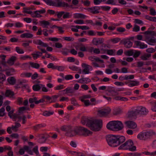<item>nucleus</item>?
<instances>
[{"label":"nucleus","mask_w":156,"mask_h":156,"mask_svg":"<svg viewBox=\"0 0 156 156\" xmlns=\"http://www.w3.org/2000/svg\"><path fill=\"white\" fill-rule=\"evenodd\" d=\"M81 122L83 125L86 124V126L93 131H99L102 127V122L101 120H90L85 117H83Z\"/></svg>","instance_id":"1"},{"label":"nucleus","mask_w":156,"mask_h":156,"mask_svg":"<svg viewBox=\"0 0 156 156\" xmlns=\"http://www.w3.org/2000/svg\"><path fill=\"white\" fill-rule=\"evenodd\" d=\"M133 143L131 140H129L126 142L124 144L121 145L119 147V149H123L124 147H126V149H129L131 151H134L136 150V147L135 146H133Z\"/></svg>","instance_id":"2"},{"label":"nucleus","mask_w":156,"mask_h":156,"mask_svg":"<svg viewBox=\"0 0 156 156\" xmlns=\"http://www.w3.org/2000/svg\"><path fill=\"white\" fill-rule=\"evenodd\" d=\"M75 135H88L89 134H92V132L87 129L80 126L74 129Z\"/></svg>","instance_id":"3"},{"label":"nucleus","mask_w":156,"mask_h":156,"mask_svg":"<svg viewBox=\"0 0 156 156\" xmlns=\"http://www.w3.org/2000/svg\"><path fill=\"white\" fill-rule=\"evenodd\" d=\"M106 140L108 144L113 147H116L118 146L116 135H108L106 137Z\"/></svg>","instance_id":"4"},{"label":"nucleus","mask_w":156,"mask_h":156,"mask_svg":"<svg viewBox=\"0 0 156 156\" xmlns=\"http://www.w3.org/2000/svg\"><path fill=\"white\" fill-rule=\"evenodd\" d=\"M115 122V131H118L122 129L124 126L122 122L119 121H114Z\"/></svg>","instance_id":"5"},{"label":"nucleus","mask_w":156,"mask_h":156,"mask_svg":"<svg viewBox=\"0 0 156 156\" xmlns=\"http://www.w3.org/2000/svg\"><path fill=\"white\" fill-rule=\"evenodd\" d=\"M56 1L55 5V6L56 7H68L69 6L68 4L65 2H62L60 1V0H55Z\"/></svg>","instance_id":"6"},{"label":"nucleus","mask_w":156,"mask_h":156,"mask_svg":"<svg viewBox=\"0 0 156 156\" xmlns=\"http://www.w3.org/2000/svg\"><path fill=\"white\" fill-rule=\"evenodd\" d=\"M106 91L110 93L112 96H115L119 94L117 90H116L114 87H108Z\"/></svg>","instance_id":"7"},{"label":"nucleus","mask_w":156,"mask_h":156,"mask_svg":"<svg viewBox=\"0 0 156 156\" xmlns=\"http://www.w3.org/2000/svg\"><path fill=\"white\" fill-rule=\"evenodd\" d=\"M126 126L130 129H135L137 127V125L133 121H128L125 122Z\"/></svg>","instance_id":"8"},{"label":"nucleus","mask_w":156,"mask_h":156,"mask_svg":"<svg viewBox=\"0 0 156 156\" xmlns=\"http://www.w3.org/2000/svg\"><path fill=\"white\" fill-rule=\"evenodd\" d=\"M114 121L110 122L107 125V128L109 130L115 131V122Z\"/></svg>","instance_id":"9"},{"label":"nucleus","mask_w":156,"mask_h":156,"mask_svg":"<svg viewBox=\"0 0 156 156\" xmlns=\"http://www.w3.org/2000/svg\"><path fill=\"white\" fill-rule=\"evenodd\" d=\"M65 135L69 137H72L75 136V129H73L72 128L68 132H66Z\"/></svg>","instance_id":"10"},{"label":"nucleus","mask_w":156,"mask_h":156,"mask_svg":"<svg viewBox=\"0 0 156 156\" xmlns=\"http://www.w3.org/2000/svg\"><path fill=\"white\" fill-rule=\"evenodd\" d=\"M135 44L136 46H139L140 48L141 49L146 48L147 47V44H144V43H142L139 41H135Z\"/></svg>","instance_id":"11"},{"label":"nucleus","mask_w":156,"mask_h":156,"mask_svg":"<svg viewBox=\"0 0 156 156\" xmlns=\"http://www.w3.org/2000/svg\"><path fill=\"white\" fill-rule=\"evenodd\" d=\"M117 142L118 144V146L121 143H123L126 140L125 138L123 136H116Z\"/></svg>","instance_id":"12"},{"label":"nucleus","mask_w":156,"mask_h":156,"mask_svg":"<svg viewBox=\"0 0 156 156\" xmlns=\"http://www.w3.org/2000/svg\"><path fill=\"white\" fill-rule=\"evenodd\" d=\"M123 44L127 48H130L132 47L133 43L129 40L125 39L124 40Z\"/></svg>","instance_id":"13"},{"label":"nucleus","mask_w":156,"mask_h":156,"mask_svg":"<svg viewBox=\"0 0 156 156\" xmlns=\"http://www.w3.org/2000/svg\"><path fill=\"white\" fill-rule=\"evenodd\" d=\"M138 110H136L135 111H131L129 112L128 114V117L131 118L133 117L136 116L138 114Z\"/></svg>","instance_id":"14"},{"label":"nucleus","mask_w":156,"mask_h":156,"mask_svg":"<svg viewBox=\"0 0 156 156\" xmlns=\"http://www.w3.org/2000/svg\"><path fill=\"white\" fill-rule=\"evenodd\" d=\"M146 140L149 138L153 135H155V133L152 131L144 132Z\"/></svg>","instance_id":"15"},{"label":"nucleus","mask_w":156,"mask_h":156,"mask_svg":"<svg viewBox=\"0 0 156 156\" xmlns=\"http://www.w3.org/2000/svg\"><path fill=\"white\" fill-rule=\"evenodd\" d=\"M16 57L15 56H12L7 61V63L10 65H12L16 60Z\"/></svg>","instance_id":"16"},{"label":"nucleus","mask_w":156,"mask_h":156,"mask_svg":"<svg viewBox=\"0 0 156 156\" xmlns=\"http://www.w3.org/2000/svg\"><path fill=\"white\" fill-rule=\"evenodd\" d=\"M93 43L95 45H98V44H102L103 42V38L99 39L98 40H97L96 39L94 38L93 40Z\"/></svg>","instance_id":"17"},{"label":"nucleus","mask_w":156,"mask_h":156,"mask_svg":"<svg viewBox=\"0 0 156 156\" xmlns=\"http://www.w3.org/2000/svg\"><path fill=\"white\" fill-rule=\"evenodd\" d=\"M72 127L70 126H63L61 127V129L64 131L66 132H68L69 130L71 129Z\"/></svg>","instance_id":"18"},{"label":"nucleus","mask_w":156,"mask_h":156,"mask_svg":"<svg viewBox=\"0 0 156 156\" xmlns=\"http://www.w3.org/2000/svg\"><path fill=\"white\" fill-rule=\"evenodd\" d=\"M7 80L9 84L12 85H14L16 82V80L13 76L10 77L8 78Z\"/></svg>","instance_id":"19"},{"label":"nucleus","mask_w":156,"mask_h":156,"mask_svg":"<svg viewBox=\"0 0 156 156\" xmlns=\"http://www.w3.org/2000/svg\"><path fill=\"white\" fill-rule=\"evenodd\" d=\"M147 42L150 45H153L152 44H155L156 43V39L154 37L151 39H147Z\"/></svg>","instance_id":"20"},{"label":"nucleus","mask_w":156,"mask_h":156,"mask_svg":"<svg viewBox=\"0 0 156 156\" xmlns=\"http://www.w3.org/2000/svg\"><path fill=\"white\" fill-rule=\"evenodd\" d=\"M90 82L91 81L90 79L88 78H85L80 79L79 81L78 82L81 83H87V82Z\"/></svg>","instance_id":"21"},{"label":"nucleus","mask_w":156,"mask_h":156,"mask_svg":"<svg viewBox=\"0 0 156 156\" xmlns=\"http://www.w3.org/2000/svg\"><path fill=\"white\" fill-rule=\"evenodd\" d=\"M20 37L22 38H31L33 37V35L30 33H25L21 34Z\"/></svg>","instance_id":"22"},{"label":"nucleus","mask_w":156,"mask_h":156,"mask_svg":"<svg viewBox=\"0 0 156 156\" xmlns=\"http://www.w3.org/2000/svg\"><path fill=\"white\" fill-rule=\"evenodd\" d=\"M14 93L13 91L9 90H7L5 93V96L7 97H11L14 95Z\"/></svg>","instance_id":"23"},{"label":"nucleus","mask_w":156,"mask_h":156,"mask_svg":"<svg viewBox=\"0 0 156 156\" xmlns=\"http://www.w3.org/2000/svg\"><path fill=\"white\" fill-rule=\"evenodd\" d=\"M134 50L130 49L124 52V54L126 55L127 56H130L133 55L134 54Z\"/></svg>","instance_id":"24"},{"label":"nucleus","mask_w":156,"mask_h":156,"mask_svg":"<svg viewBox=\"0 0 156 156\" xmlns=\"http://www.w3.org/2000/svg\"><path fill=\"white\" fill-rule=\"evenodd\" d=\"M98 115L101 117L105 116L108 115V112H104V110L101 109L98 111Z\"/></svg>","instance_id":"25"},{"label":"nucleus","mask_w":156,"mask_h":156,"mask_svg":"<svg viewBox=\"0 0 156 156\" xmlns=\"http://www.w3.org/2000/svg\"><path fill=\"white\" fill-rule=\"evenodd\" d=\"M41 87V84H36L33 86L32 88L34 91H38L40 90Z\"/></svg>","instance_id":"26"},{"label":"nucleus","mask_w":156,"mask_h":156,"mask_svg":"<svg viewBox=\"0 0 156 156\" xmlns=\"http://www.w3.org/2000/svg\"><path fill=\"white\" fill-rule=\"evenodd\" d=\"M137 138L141 140H146L144 132L141 133L139 134L137 136Z\"/></svg>","instance_id":"27"},{"label":"nucleus","mask_w":156,"mask_h":156,"mask_svg":"<svg viewBox=\"0 0 156 156\" xmlns=\"http://www.w3.org/2000/svg\"><path fill=\"white\" fill-rule=\"evenodd\" d=\"M43 1L45 2L47 5H52L54 6L55 5V2L52 1L51 0H43Z\"/></svg>","instance_id":"28"},{"label":"nucleus","mask_w":156,"mask_h":156,"mask_svg":"<svg viewBox=\"0 0 156 156\" xmlns=\"http://www.w3.org/2000/svg\"><path fill=\"white\" fill-rule=\"evenodd\" d=\"M80 100L81 101L84 102V105L86 106H88L90 105H94V104H91L89 100H84L83 99H80ZM94 105H95V104H94Z\"/></svg>","instance_id":"29"},{"label":"nucleus","mask_w":156,"mask_h":156,"mask_svg":"<svg viewBox=\"0 0 156 156\" xmlns=\"http://www.w3.org/2000/svg\"><path fill=\"white\" fill-rule=\"evenodd\" d=\"M141 52L140 51L134 50V54L133 56L134 58L138 57L140 55Z\"/></svg>","instance_id":"30"},{"label":"nucleus","mask_w":156,"mask_h":156,"mask_svg":"<svg viewBox=\"0 0 156 156\" xmlns=\"http://www.w3.org/2000/svg\"><path fill=\"white\" fill-rule=\"evenodd\" d=\"M86 16L81 13H75L74 14V18H83L84 19Z\"/></svg>","instance_id":"31"},{"label":"nucleus","mask_w":156,"mask_h":156,"mask_svg":"<svg viewBox=\"0 0 156 156\" xmlns=\"http://www.w3.org/2000/svg\"><path fill=\"white\" fill-rule=\"evenodd\" d=\"M30 64L31 66L34 68L38 69L39 68L40 66V65L36 63H34L33 62H30Z\"/></svg>","instance_id":"32"},{"label":"nucleus","mask_w":156,"mask_h":156,"mask_svg":"<svg viewBox=\"0 0 156 156\" xmlns=\"http://www.w3.org/2000/svg\"><path fill=\"white\" fill-rule=\"evenodd\" d=\"M147 113V112L145 108L142 107L139 110H138V114L146 115Z\"/></svg>","instance_id":"33"},{"label":"nucleus","mask_w":156,"mask_h":156,"mask_svg":"<svg viewBox=\"0 0 156 156\" xmlns=\"http://www.w3.org/2000/svg\"><path fill=\"white\" fill-rule=\"evenodd\" d=\"M145 35L150 34L153 36H155V32L154 31H147L141 33Z\"/></svg>","instance_id":"34"},{"label":"nucleus","mask_w":156,"mask_h":156,"mask_svg":"<svg viewBox=\"0 0 156 156\" xmlns=\"http://www.w3.org/2000/svg\"><path fill=\"white\" fill-rule=\"evenodd\" d=\"M72 14L70 13L69 12H65V13L63 14L62 18L63 19H65L66 18H69L72 16Z\"/></svg>","instance_id":"35"},{"label":"nucleus","mask_w":156,"mask_h":156,"mask_svg":"<svg viewBox=\"0 0 156 156\" xmlns=\"http://www.w3.org/2000/svg\"><path fill=\"white\" fill-rule=\"evenodd\" d=\"M37 41H38V44L43 47H46L48 45V44L44 43L40 40H37Z\"/></svg>","instance_id":"36"},{"label":"nucleus","mask_w":156,"mask_h":156,"mask_svg":"<svg viewBox=\"0 0 156 156\" xmlns=\"http://www.w3.org/2000/svg\"><path fill=\"white\" fill-rule=\"evenodd\" d=\"M133 82V83H132L128 84V86L130 87L134 86L137 85L139 84V82L137 81H130V82Z\"/></svg>","instance_id":"37"},{"label":"nucleus","mask_w":156,"mask_h":156,"mask_svg":"<svg viewBox=\"0 0 156 156\" xmlns=\"http://www.w3.org/2000/svg\"><path fill=\"white\" fill-rule=\"evenodd\" d=\"M53 112H50L48 111H45L43 112V115L45 116H48L51 115H52L53 114Z\"/></svg>","instance_id":"38"},{"label":"nucleus","mask_w":156,"mask_h":156,"mask_svg":"<svg viewBox=\"0 0 156 156\" xmlns=\"http://www.w3.org/2000/svg\"><path fill=\"white\" fill-rule=\"evenodd\" d=\"M56 15L58 17V18L59 19L61 18L62 16L63 15V14L65 13V12L64 11H61L60 12H55Z\"/></svg>","instance_id":"39"},{"label":"nucleus","mask_w":156,"mask_h":156,"mask_svg":"<svg viewBox=\"0 0 156 156\" xmlns=\"http://www.w3.org/2000/svg\"><path fill=\"white\" fill-rule=\"evenodd\" d=\"M16 51L19 54H23L24 53V51L22 49L18 47H16Z\"/></svg>","instance_id":"40"},{"label":"nucleus","mask_w":156,"mask_h":156,"mask_svg":"<svg viewBox=\"0 0 156 156\" xmlns=\"http://www.w3.org/2000/svg\"><path fill=\"white\" fill-rule=\"evenodd\" d=\"M115 51V49L107 50V54L111 55H114V53Z\"/></svg>","instance_id":"41"},{"label":"nucleus","mask_w":156,"mask_h":156,"mask_svg":"<svg viewBox=\"0 0 156 156\" xmlns=\"http://www.w3.org/2000/svg\"><path fill=\"white\" fill-rule=\"evenodd\" d=\"M26 109V108L25 107H20L19 108L18 110V113L20 115L22 114L23 113V112L25 111Z\"/></svg>","instance_id":"42"},{"label":"nucleus","mask_w":156,"mask_h":156,"mask_svg":"<svg viewBox=\"0 0 156 156\" xmlns=\"http://www.w3.org/2000/svg\"><path fill=\"white\" fill-rule=\"evenodd\" d=\"M90 73L89 71V67H85L82 71V73L84 74H89Z\"/></svg>","instance_id":"43"},{"label":"nucleus","mask_w":156,"mask_h":156,"mask_svg":"<svg viewBox=\"0 0 156 156\" xmlns=\"http://www.w3.org/2000/svg\"><path fill=\"white\" fill-rule=\"evenodd\" d=\"M121 110L120 108L114 110L113 112V114L114 115H117L121 113Z\"/></svg>","instance_id":"44"},{"label":"nucleus","mask_w":156,"mask_h":156,"mask_svg":"<svg viewBox=\"0 0 156 156\" xmlns=\"http://www.w3.org/2000/svg\"><path fill=\"white\" fill-rule=\"evenodd\" d=\"M44 126L42 124H37L36 126H33V128L34 130L35 131H37L38 130V129L42 127H44Z\"/></svg>","instance_id":"45"},{"label":"nucleus","mask_w":156,"mask_h":156,"mask_svg":"<svg viewBox=\"0 0 156 156\" xmlns=\"http://www.w3.org/2000/svg\"><path fill=\"white\" fill-rule=\"evenodd\" d=\"M58 97V95H54L52 96L51 98V101L49 102V103L55 102L57 98Z\"/></svg>","instance_id":"46"},{"label":"nucleus","mask_w":156,"mask_h":156,"mask_svg":"<svg viewBox=\"0 0 156 156\" xmlns=\"http://www.w3.org/2000/svg\"><path fill=\"white\" fill-rule=\"evenodd\" d=\"M47 139V137L45 136V135L44 134H42V136L40 139L42 140L41 143H43L45 142Z\"/></svg>","instance_id":"47"},{"label":"nucleus","mask_w":156,"mask_h":156,"mask_svg":"<svg viewBox=\"0 0 156 156\" xmlns=\"http://www.w3.org/2000/svg\"><path fill=\"white\" fill-rule=\"evenodd\" d=\"M140 30V27L136 25H135L133 28V31L134 32H138Z\"/></svg>","instance_id":"48"},{"label":"nucleus","mask_w":156,"mask_h":156,"mask_svg":"<svg viewBox=\"0 0 156 156\" xmlns=\"http://www.w3.org/2000/svg\"><path fill=\"white\" fill-rule=\"evenodd\" d=\"M150 14L153 16L156 15L155 10L153 8H151L150 9Z\"/></svg>","instance_id":"49"},{"label":"nucleus","mask_w":156,"mask_h":156,"mask_svg":"<svg viewBox=\"0 0 156 156\" xmlns=\"http://www.w3.org/2000/svg\"><path fill=\"white\" fill-rule=\"evenodd\" d=\"M32 75V74L30 73H22L21 75L22 76H25L26 77H30Z\"/></svg>","instance_id":"50"},{"label":"nucleus","mask_w":156,"mask_h":156,"mask_svg":"<svg viewBox=\"0 0 156 156\" xmlns=\"http://www.w3.org/2000/svg\"><path fill=\"white\" fill-rule=\"evenodd\" d=\"M81 2L85 5L86 6H89L90 4V2L88 0H81Z\"/></svg>","instance_id":"51"},{"label":"nucleus","mask_w":156,"mask_h":156,"mask_svg":"<svg viewBox=\"0 0 156 156\" xmlns=\"http://www.w3.org/2000/svg\"><path fill=\"white\" fill-rule=\"evenodd\" d=\"M20 114L19 113L18 114L17 113H14L13 114L11 117H10V118L12 119H15L14 121H16V119L18 117V115H20Z\"/></svg>","instance_id":"52"},{"label":"nucleus","mask_w":156,"mask_h":156,"mask_svg":"<svg viewBox=\"0 0 156 156\" xmlns=\"http://www.w3.org/2000/svg\"><path fill=\"white\" fill-rule=\"evenodd\" d=\"M121 39L118 37H116L111 39V41L113 43H115L119 42Z\"/></svg>","instance_id":"53"},{"label":"nucleus","mask_w":156,"mask_h":156,"mask_svg":"<svg viewBox=\"0 0 156 156\" xmlns=\"http://www.w3.org/2000/svg\"><path fill=\"white\" fill-rule=\"evenodd\" d=\"M128 155L129 156L133 155L134 156H140L141 154L138 153H131L128 154Z\"/></svg>","instance_id":"54"},{"label":"nucleus","mask_w":156,"mask_h":156,"mask_svg":"<svg viewBox=\"0 0 156 156\" xmlns=\"http://www.w3.org/2000/svg\"><path fill=\"white\" fill-rule=\"evenodd\" d=\"M117 30L119 32L122 33L126 31V29L124 28L119 27L117 28Z\"/></svg>","instance_id":"55"},{"label":"nucleus","mask_w":156,"mask_h":156,"mask_svg":"<svg viewBox=\"0 0 156 156\" xmlns=\"http://www.w3.org/2000/svg\"><path fill=\"white\" fill-rule=\"evenodd\" d=\"M56 68L55 69H57L58 71H62L64 70L65 69V67L63 66H56Z\"/></svg>","instance_id":"56"},{"label":"nucleus","mask_w":156,"mask_h":156,"mask_svg":"<svg viewBox=\"0 0 156 156\" xmlns=\"http://www.w3.org/2000/svg\"><path fill=\"white\" fill-rule=\"evenodd\" d=\"M63 38L65 40L68 41H73L74 39L73 37H64Z\"/></svg>","instance_id":"57"},{"label":"nucleus","mask_w":156,"mask_h":156,"mask_svg":"<svg viewBox=\"0 0 156 156\" xmlns=\"http://www.w3.org/2000/svg\"><path fill=\"white\" fill-rule=\"evenodd\" d=\"M48 67L49 68H52L53 69H55L56 68V66H54V64L52 63H50L48 65Z\"/></svg>","instance_id":"58"},{"label":"nucleus","mask_w":156,"mask_h":156,"mask_svg":"<svg viewBox=\"0 0 156 156\" xmlns=\"http://www.w3.org/2000/svg\"><path fill=\"white\" fill-rule=\"evenodd\" d=\"M91 97V96L90 94L84 95L80 97V99H84L89 98Z\"/></svg>","instance_id":"59"},{"label":"nucleus","mask_w":156,"mask_h":156,"mask_svg":"<svg viewBox=\"0 0 156 156\" xmlns=\"http://www.w3.org/2000/svg\"><path fill=\"white\" fill-rule=\"evenodd\" d=\"M96 10L95 6L91 8H90L88 9V10L90 12L93 14H96V13H94L93 12Z\"/></svg>","instance_id":"60"},{"label":"nucleus","mask_w":156,"mask_h":156,"mask_svg":"<svg viewBox=\"0 0 156 156\" xmlns=\"http://www.w3.org/2000/svg\"><path fill=\"white\" fill-rule=\"evenodd\" d=\"M155 50L153 49V48H147L146 50V51L147 52L150 53H152L154 52L155 51Z\"/></svg>","instance_id":"61"},{"label":"nucleus","mask_w":156,"mask_h":156,"mask_svg":"<svg viewBox=\"0 0 156 156\" xmlns=\"http://www.w3.org/2000/svg\"><path fill=\"white\" fill-rule=\"evenodd\" d=\"M40 23L45 26L49 25L50 23L48 21L43 20L40 21Z\"/></svg>","instance_id":"62"},{"label":"nucleus","mask_w":156,"mask_h":156,"mask_svg":"<svg viewBox=\"0 0 156 156\" xmlns=\"http://www.w3.org/2000/svg\"><path fill=\"white\" fill-rule=\"evenodd\" d=\"M0 79L2 80V81H5L6 79L5 76L4 74L2 73H0Z\"/></svg>","instance_id":"63"},{"label":"nucleus","mask_w":156,"mask_h":156,"mask_svg":"<svg viewBox=\"0 0 156 156\" xmlns=\"http://www.w3.org/2000/svg\"><path fill=\"white\" fill-rule=\"evenodd\" d=\"M134 22L135 23L138 24H142V25L143 24V22L138 19H135L134 20Z\"/></svg>","instance_id":"64"}]
</instances>
